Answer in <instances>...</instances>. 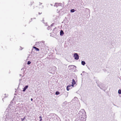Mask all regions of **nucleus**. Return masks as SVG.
<instances>
[{"label": "nucleus", "mask_w": 121, "mask_h": 121, "mask_svg": "<svg viewBox=\"0 0 121 121\" xmlns=\"http://www.w3.org/2000/svg\"><path fill=\"white\" fill-rule=\"evenodd\" d=\"M15 90H17L16 89H15Z\"/></svg>", "instance_id": "45"}, {"label": "nucleus", "mask_w": 121, "mask_h": 121, "mask_svg": "<svg viewBox=\"0 0 121 121\" xmlns=\"http://www.w3.org/2000/svg\"><path fill=\"white\" fill-rule=\"evenodd\" d=\"M74 106L71 104H69L67 108H68L69 113H70L72 112L74 108Z\"/></svg>", "instance_id": "5"}, {"label": "nucleus", "mask_w": 121, "mask_h": 121, "mask_svg": "<svg viewBox=\"0 0 121 121\" xmlns=\"http://www.w3.org/2000/svg\"><path fill=\"white\" fill-rule=\"evenodd\" d=\"M59 94H60L59 92L58 91H56V93H55L57 95H59Z\"/></svg>", "instance_id": "28"}, {"label": "nucleus", "mask_w": 121, "mask_h": 121, "mask_svg": "<svg viewBox=\"0 0 121 121\" xmlns=\"http://www.w3.org/2000/svg\"><path fill=\"white\" fill-rule=\"evenodd\" d=\"M31 63V62L30 61H28L27 63V64L28 65H29Z\"/></svg>", "instance_id": "29"}, {"label": "nucleus", "mask_w": 121, "mask_h": 121, "mask_svg": "<svg viewBox=\"0 0 121 121\" xmlns=\"http://www.w3.org/2000/svg\"><path fill=\"white\" fill-rule=\"evenodd\" d=\"M82 75V73L81 74V75Z\"/></svg>", "instance_id": "50"}, {"label": "nucleus", "mask_w": 121, "mask_h": 121, "mask_svg": "<svg viewBox=\"0 0 121 121\" xmlns=\"http://www.w3.org/2000/svg\"><path fill=\"white\" fill-rule=\"evenodd\" d=\"M21 70H23V73L22 74H19V75L20 76H22V78L24 77V73H25V69L24 68H22L21 69Z\"/></svg>", "instance_id": "12"}, {"label": "nucleus", "mask_w": 121, "mask_h": 121, "mask_svg": "<svg viewBox=\"0 0 121 121\" xmlns=\"http://www.w3.org/2000/svg\"><path fill=\"white\" fill-rule=\"evenodd\" d=\"M60 4V3L58 4H57V3H55V4L54 6H56L57 7V6H59Z\"/></svg>", "instance_id": "21"}, {"label": "nucleus", "mask_w": 121, "mask_h": 121, "mask_svg": "<svg viewBox=\"0 0 121 121\" xmlns=\"http://www.w3.org/2000/svg\"><path fill=\"white\" fill-rule=\"evenodd\" d=\"M42 13H39V14H40Z\"/></svg>", "instance_id": "36"}, {"label": "nucleus", "mask_w": 121, "mask_h": 121, "mask_svg": "<svg viewBox=\"0 0 121 121\" xmlns=\"http://www.w3.org/2000/svg\"><path fill=\"white\" fill-rule=\"evenodd\" d=\"M86 112L84 109L81 110L79 112V117L78 118L83 120V121H86Z\"/></svg>", "instance_id": "2"}, {"label": "nucleus", "mask_w": 121, "mask_h": 121, "mask_svg": "<svg viewBox=\"0 0 121 121\" xmlns=\"http://www.w3.org/2000/svg\"><path fill=\"white\" fill-rule=\"evenodd\" d=\"M34 19H36V18H34Z\"/></svg>", "instance_id": "49"}, {"label": "nucleus", "mask_w": 121, "mask_h": 121, "mask_svg": "<svg viewBox=\"0 0 121 121\" xmlns=\"http://www.w3.org/2000/svg\"><path fill=\"white\" fill-rule=\"evenodd\" d=\"M74 85H73L72 84V85H69L68 86H67V87H66V89H67V90L68 91H69V90L70 89V88H69V87H71V88H71V86H72L73 87Z\"/></svg>", "instance_id": "13"}, {"label": "nucleus", "mask_w": 121, "mask_h": 121, "mask_svg": "<svg viewBox=\"0 0 121 121\" xmlns=\"http://www.w3.org/2000/svg\"><path fill=\"white\" fill-rule=\"evenodd\" d=\"M61 10H60V12H61Z\"/></svg>", "instance_id": "51"}, {"label": "nucleus", "mask_w": 121, "mask_h": 121, "mask_svg": "<svg viewBox=\"0 0 121 121\" xmlns=\"http://www.w3.org/2000/svg\"><path fill=\"white\" fill-rule=\"evenodd\" d=\"M39 5H41L42 4V3H40V2H39Z\"/></svg>", "instance_id": "34"}, {"label": "nucleus", "mask_w": 121, "mask_h": 121, "mask_svg": "<svg viewBox=\"0 0 121 121\" xmlns=\"http://www.w3.org/2000/svg\"><path fill=\"white\" fill-rule=\"evenodd\" d=\"M14 95H16V94H15H15H14Z\"/></svg>", "instance_id": "47"}, {"label": "nucleus", "mask_w": 121, "mask_h": 121, "mask_svg": "<svg viewBox=\"0 0 121 121\" xmlns=\"http://www.w3.org/2000/svg\"><path fill=\"white\" fill-rule=\"evenodd\" d=\"M22 49H20V50H22Z\"/></svg>", "instance_id": "48"}, {"label": "nucleus", "mask_w": 121, "mask_h": 121, "mask_svg": "<svg viewBox=\"0 0 121 121\" xmlns=\"http://www.w3.org/2000/svg\"><path fill=\"white\" fill-rule=\"evenodd\" d=\"M62 112L63 113V115L68 114H69L68 108L65 109H63L62 111Z\"/></svg>", "instance_id": "8"}, {"label": "nucleus", "mask_w": 121, "mask_h": 121, "mask_svg": "<svg viewBox=\"0 0 121 121\" xmlns=\"http://www.w3.org/2000/svg\"><path fill=\"white\" fill-rule=\"evenodd\" d=\"M19 106L15 108L12 105H10L7 108L5 112V117L0 119V121H13L20 110Z\"/></svg>", "instance_id": "1"}, {"label": "nucleus", "mask_w": 121, "mask_h": 121, "mask_svg": "<svg viewBox=\"0 0 121 121\" xmlns=\"http://www.w3.org/2000/svg\"><path fill=\"white\" fill-rule=\"evenodd\" d=\"M69 2H71V1H70V0H69Z\"/></svg>", "instance_id": "38"}, {"label": "nucleus", "mask_w": 121, "mask_h": 121, "mask_svg": "<svg viewBox=\"0 0 121 121\" xmlns=\"http://www.w3.org/2000/svg\"><path fill=\"white\" fill-rule=\"evenodd\" d=\"M30 21L29 22V23H30Z\"/></svg>", "instance_id": "52"}, {"label": "nucleus", "mask_w": 121, "mask_h": 121, "mask_svg": "<svg viewBox=\"0 0 121 121\" xmlns=\"http://www.w3.org/2000/svg\"><path fill=\"white\" fill-rule=\"evenodd\" d=\"M16 92H17V91H15V93H16Z\"/></svg>", "instance_id": "42"}, {"label": "nucleus", "mask_w": 121, "mask_h": 121, "mask_svg": "<svg viewBox=\"0 0 121 121\" xmlns=\"http://www.w3.org/2000/svg\"><path fill=\"white\" fill-rule=\"evenodd\" d=\"M68 68L69 70H74L76 68V67L75 65H71L69 66Z\"/></svg>", "instance_id": "9"}, {"label": "nucleus", "mask_w": 121, "mask_h": 121, "mask_svg": "<svg viewBox=\"0 0 121 121\" xmlns=\"http://www.w3.org/2000/svg\"><path fill=\"white\" fill-rule=\"evenodd\" d=\"M82 3L83 4V3H81V5L80 6V8L78 6H77L78 8V9L79 10H81V9H83L84 8V7L83 6Z\"/></svg>", "instance_id": "14"}, {"label": "nucleus", "mask_w": 121, "mask_h": 121, "mask_svg": "<svg viewBox=\"0 0 121 121\" xmlns=\"http://www.w3.org/2000/svg\"><path fill=\"white\" fill-rule=\"evenodd\" d=\"M85 13L87 14H88L89 15H87V16L88 17V18H89L90 17V10L89 9L87 8H86L85 9Z\"/></svg>", "instance_id": "10"}, {"label": "nucleus", "mask_w": 121, "mask_h": 121, "mask_svg": "<svg viewBox=\"0 0 121 121\" xmlns=\"http://www.w3.org/2000/svg\"><path fill=\"white\" fill-rule=\"evenodd\" d=\"M21 80V79H19V80L20 81Z\"/></svg>", "instance_id": "41"}, {"label": "nucleus", "mask_w": 121, "mask_h": 121, "mask_svg": "<svg viewBox=\"0 0 121 121\" xmlns=\"http://www.w3.org/2000/svg\"><path fill=\"white\" fill-rule=\"evenodd\" d=\"M33 18H31V20H32V19H33Z\"/></svg>", "instance_id": "40"}, {"label": "nucleus", "mask_w": 121, "mask_h": 121, "mask_svg": "<svg viewBox=\"0 0 121 121\" xmlns=\"http://www.w3.org/2000/svg\"><path fill=\"white\" fill-rule=\"evenodd\" d=\"M28 85H26L25 87H24L22 91H23V92L25 91L26 89L28 88Z\"/></svg>", "instance_id": "17"}, {"label": "nucleus", "mask_w": 121, "mask_h": 121, "mask_svg": "<svg viewBox=\"0 0 121 121\" xmlns=\"http://www.w3.org/2000/svg\"><path fill=\"white\" fill-rule=\"evenodd\" d=\"M74 9H72L70 10V12L71 13H73L76 11Z\"/></svg>", "instance_id": "24"}, {"label": "nucleus", "mask_w": 121, "mask_h": 121, "mask_svg": "<svg viewBox=\"0 0 121 121\" xmlns=\"http://www.w3.org/2000/svg\"><path fill=\"white\" fill-rule=\"evenodd\" d=\"M86 64L85 62L83 61H81V64L83 65H84Z\"/></svg>", "instance_id": "20"}, {"label": "nucleus", "mask_w": 121, "mask_h": 121, "mask_svg": "<svg viewBox=\"0 0 121 121\" xmlns=\"http://www.w3.org/2000/svg\"><path fill=\"white\" fill-rule=\"evenodd\" d=\"M42 8H43V6H42Z\"/></svg>", "instance_id": "39"}, {"label": "nucleus", "mask_w": 121, "mask_h": 121, "mask_svg": "<svg viewBox=\"0 0 121 121\" xmlns=\"http://www.w3.org/2000/svg\"><path fill=\"white\" fill-rule=\"evenodd\" d=\"M26 117H24L23 118H22L21 120L22 121H24L26 118Z\"/></svg>", "instance_id": "26"}, {"label": "nucleus", "mask_w": 121, "mask_h": 121, "mask_svg": "<svg viewBox=\"0 0 121 121\" xmlns=\"http://www.w3.org/2000/svg\"><path fill=\"white\" fill-rule=\"evenodd\" d=\"M118 93L119 94H121V90L119 89L118 90Z\"/></svg>", "instance_id": "27"}, {"label": "nucleus", "mask_w": 121, "mask_h": 121, "mask_svg": "<svg viewBox=\"0 0 121 121\" xmlns=\"http://www.w3.org/2000/svg\"><path fill=\"white\" fill-rule=\"evenodd\" d=\"M31 100V101H32L33 100V99L32 98H31V99H30Z\"/></svg>", "instance_id": "35"}, {"label": "nucleus", "mask_w": 121, "mask_h": 121, "mask_svg": "<svg viewBox=\"0 0 121 121\" xmlns=\"http://www.w3.org/2000/svg\"><path fill=\"white\" fill-rule=\"evenodd\" d=\"M74 121H83V120H82L79 119L77 118Z\"/></svg>", "instance_id": "22"}, {"label": "nucleus", "mask_w": 121, "mask_h": 121, "mask_svg": "<svg viewBox=\"0 0 121 121\" xmlns=\"http://www.w3.org/2000/svg\"><path fill=\"white\" fill-rule=\"evenodd\" d=\"M3 99H4L3 98V99H2V100H3V101H4V100H3Z\"/></svg>", "instance_id": "46"}, {"label": "nucleus", "mask_w": 121, "mask_h": 121, "mask_svg": "<svg viewBox=\"0 0 121 121\" xmlns=\"http://www.w3.org/2000/svg\"><path fill=\"white\" fill-rule=\"evenodd\" d=\"M73 57L74 58V59L76 60H78L79 57V56L77 53H75L74 54Z\"/></svg>", "instance_id": "11"}, {"label": "nucleus", "mask_w": 121, "mask_h": 121, "mask_svg": "<svg viewBox=\"0 0 121 121\" xmlns=\"http://www.w3.org/2000/svg\"><path fill=\"white\" fill-rule=\"evenodd\" d=\"M42 21H43V23H44V24H45V26H48V24L47 23H45V22H44V20L43 19V20H42Z\"/></svg>", "instance_id": "23"}, {"label": "nucleus", "mask_w": 121, "mask_h": 121, "mask_svg": "<svg viewBox=\"0 0 121 121\" xmlns=\"http://www.w3.org/2000/svg\"><path fill=\"white\" fill-rule=\"evenodd\" d=\"M39 118L40 119V120L39 121H41L42 120L41 116H40L39 117Z\"/></svg>", "instance_id": "30"}, {"label": "nucleus", "mask_w": 121, "mask_h": 121, "mask_svg": "<svg viewBox=\"0 0 121 121\" xmlns=\"http://www.w3.org/2000/svg\"><path fill=\"white\" fill-rule=\"evenodd\" d=\"M40 51L41 52V54L43 56L45 55L48 52L47 50L43 48H41Z\"/></svg>", "instance_id": "6"}, {"label": "nucleus", "mask_w": 121, "mask_h": 121, "mask_svg": "<svg viewBox=\"0 0 121 121\" xmlns=\"http://www.w3.org/2000/svg\"><path fill=\"white\" fill-rule=\"evenodd\" d=\"M50 27L49 26H48L47 28V29L48 30H49L50 29Z\"/></svg>", "instance_id": "31"}, {"label": "nucleus", "mask_w": 121, "mask_h": 121, "mask_svg": "<svg viewBox=\"0 0 121 121\" xmlns=\"http://www.w3.org/2000/svg\"><path fill=\"white\" fill-rule=\"evenodd\" d=\"M77 99V97H74V99H73L72 100V101H74L75 100H76Z\"/></svg>", "instance_id": "25"}, {"label": "nucleus", "mask_w": 121, "mask_h": 121, "mask_svg": "<svg viewBox=\"0 0 121 121\" xmlns=\"http://www.w3.org/2000/svg\"><path fill=\"white\" fill-rule=\"evenodd\" d=\"M38 44L39 45H41L42 46L43 48H44L45 49L47 50H48V47L47 46L45 45V44H44V42L42 41L40 42H37L36 43V44L37 45Z\"/></svg>", "instance_id": "4"}, {"label": "nucleus", "mask_w": 121, "mask_h": 121, "mask_svg": "<svg viewBox=\"0 0 121 121\" xmlns=\"http://www.w3.org/2000/svg\"><path fill=\"white\" fill-rule=\"evenodd\" d=\"M4 95H5V96L4 97V98L6 97H7V95H7L6 94H5Z\"/></svg>", "instance_id": "33"}, {"label": "nucleus", "mask_w": 121, "mask_h": 121, "mask_svg": "<svg viewBox=\"0 0 121 121\" xmlns=\"http://www.w3.org/2000/svg\"><path fill=\"white\" fill-rule=\"evenodd\" d=\"M33 48H34L37 51H39V48H37L36 47L34 46L33 47Z\"/></svg>", "instance_id": "19"}, {"label": "nucleus", "mask_w": 121, "mask_h": 121, "mask_svg": "<svg viewBox=\"0 0 121 121\" xmlns=\"http://www.w3.org/2000/svg\"><path fill=\"white\" fill-rule=\"evenodd\" d=\"M69 88H70V89H71V88H71V87H69Z\"/></svg>", "instance_id": "44"}, {"label": "nucleus", "mask_w": 121, "mask_h": 121, "mask_svg": "<svg viewBox=\"0 0 121 121\" xmlns=\"http://www.w3.org/2000/svg\"><path fill=\"white\" fill-rule=\"evenodd\" d=\"M68 104H69V103H66V105H67Z\"/></svg>", "instance_id": "37"}, {"label": "nucleus", "mask_w": 121, "mask_h": 121, "mask_svg": "<svg viewBox=\"0 0 121 121\" xmlns=\"http://www.w3.org/2000/svg\"><path fill=\"white\" fill-rule=\"evenodd\" d=\"M64 34V33L63 30H61L60 32V35L62 36H63Z\"/></svg>", "instance_id": "16"}, {"label": "nucleus", "mask_w": 121, "mask_h": 121, "mask_svg": "<svg viewBox=\"0 0 121 121\" xmlns=\"http://www.w3.org/2000/svg\"><path fill=\"white\" fill-rule=\"evenodd\" d=\"M84 72H85L84 71H83V73H84Z\"/></svg>", "instance_id": "43"}, {"label": "nucleus", "mask_w": 121, "mask_h": 121, "mask_svg": "<svg viewBox=\"0 0 121 121\" xmlns=\"http://www.w3.org/2000/svg\"><path fill=\"white\" fill-rule=\"evenodd\" d=\"M51 117L50 120L51 121H57L59 118L58 116L56 114L54 113H52L50 114Z\"/></svg>", "instance_id": "3"}, {"label": "nucleus", "mask_w": 121, "mask_h": 121, "mask_svg": "<svg viewBox=\"0 0 121 121\" xmlns=\"http://www.w3.org/2000/svg\"><path fill=\"white\" fill-rule=\"evenodd\" d=\"M54 24H54V23H52V24L51 25V27L52 26H53L54 25Z\"/></svg>", "instance_id": "32"}, {"label": "nucleus", "mask_w": 121, "mask_h": 121, "mask_svg": "<svg viewBox=\"0 0 121 121\" xmlns=\"http://www.w3.org/2000/svg\"><path fill=\"white\" fill-rule=\"evenodd\" d=\"M63 95H65V97H67L68 96V93L66 92V91H64L63 93Z\"/></svg>", "instance_id": "15"}, {"label": "nucleus", "mask_w": 121, "mask_h": 121, "mask_svg": "<svg viewBox=\"0 0 121 121\" xmlns=\"http://www.w3.org/2000/svg\"><path fill=\"white\" fill-rule=\"evenodd\" d=\"M96 83L97 84L98 86L101 89H102L104 88V85L101 82H100L99 80L97 81Z\"/></svg>", "instance_id": "7"}, {"label": "nucleus", "mask_w": 121, "mask_h": 121, "mask_svg": "<svg viewBox=\"0 0 121 121\" xmlns=\"http://www.w3.org/2000/svg\"><path fill=\"white\" fill-rule=\"evenodd\" d=\"M72 83L73 85H74L76 83V82L75 80L74 79H72Z\"/></svg>", "instance_id": "18"}]
</instances>
